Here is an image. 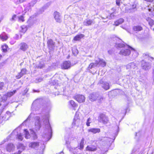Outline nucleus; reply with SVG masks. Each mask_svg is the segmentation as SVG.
<instances>
[{
  "label": "nucleus",
  "mask_w": 154,
  "mask_h": 154,
  "mask_svg": "<svg viewBox=\"0 0 154 154\" xmlns=\"http://www.w3.org/2000/svg\"><path fill=\"white\" fill-rule=\"evenodd\" d=\"M124 42L122 40L117 37L116 36V48H123L119 52V54L124 56H127L129 55L131 51L129 49L130 47H128L129 46L126 45H125L123 43Z\"/></svg>",
  "instance_id": "1"
},
{
  "label": "nucleus",
  "mask_w": 154,
  "mask_h": 154,
  "mask_svg": "<svg viewBox=\"0 0 154 154\" xmlns=\"http://www.w3.org/2000/svg\"><path fill=\"white\" fill-rule=\"evenodd\" d=\"M45 117V119L44 120L43 122L45 125V129L44 132V135H43L42 136L45 138H46L48 140H49L51 137L52 129L49 123L48 116H46Z\"/></svg>",
  "instance_id": "2"
},
{
  "label": "nucleus",
  "mask_w": 154,
  "mask_h": 154,
  "mask_svg": "<svg viewBox=\"0 0 154 154\" xmlns=\"http://www.w3.org/2000/svg\"><path fill=\"white\" fill-rule=\"evenodd\" d=\"M3 109L4 108H3L0 110V123H2L3 120L6 121L8 120L11 116V113L8 111H7L5 116H2L1 115V113L2 112Z\"/></svg>",
  "instance_id": "3"
},
{
  "label": "nucleus",
  "mask_w": 154,
  "mask_h": 154,
  "mask_svg": "<svg viewBox=\"0 0 154 154\" xmlns=\"http://www.w3.org/2000/svg\"><path fill=\"white\" fill-rule=\"evenodd\" d=\"M98 121L104 124H106L108 122L109 120L105 115L101 114L98 118Z\"/></svg>",
  "instance_id": "4"
},
{
  "label": "nucleus",
  "mask_w": 154,
  "mask_h": 154,
  "mask_svg": "<svg viewBox=\"0 0 154 154\" xmlns=\"http://www.w3.org/2000/svg\"><path fill=\"white\" fill-rule=\"evenodd\" d=\"M97 85L106 90L108 89L109 88V84L106 82H104L102 79L99 80Z\"/></svg>",
  "instance_id": "5"
},
{
  "label": "nucleus",
  "mask_w": 154,
  "mask_h": 154,
  "mask_svg": "<svg viewBox=\"0 0 154 154\" xmlns=\"http://www.w3.org/2000/svg\"><path fill=\"white\" fill-rule=\"evenodd\" d=\"M141 65L142 68L146 70H148L151 67L150 63L144 60H142L141 61Z\"/></svg>",
  "instance_id": "6"
},
{
  "label": "nucleus",
  "mask_w": 154,
  "mask_h": 154,
  "mask_svg": "<svg viewBox=\"0 0 154 154\" xmlns=\"http://www.w3.org/2000/svg\"><path fill=\"white\" fill-rule=\"evenodd\" d=\"M138 63L137 62L135 61L129 63L126 66V68L127 69H134L137 67Z\"/></svg>",
  "instance_id": "7"
},
{
  "label": "nucleus",
  "mask_w": 154,
  "mask_h": 154,
  "mask_svg": "<svg viewBox=\"0 0 154 154\" xmlns=\"http://www.w3.org/2000/svg\"><path fill=\"white\" fill-rule=\"evenodd\" d=\"M36 120L35 123V126L33 128L36 130H39L41 128V124L40 122V118L38 116L35 117Z\"/></svg>",
  "instance_id": "8"
},
{
  "label": "nucleus",
  "mask_w": 154,
  "mask_h": 154,
  "mask_svg": "<svg viewBox=\"0 0 154 154\" xmlns=\"http://www.w3.org/2000/svg\"><path fill=\"white\" fill-rule=\"evenodd\" d=\"M60 66L62 69H68L70 68L71 66L70 62L69 61H64L61 64Z\"/></svg>",
  "instance_id": "9"
},
{
  "label": "nucleus",
  "mask_w": 154,
  "mask_h": 154,
  "mask_svg": "<svg viewBox=\"0 0 154 154\" xmlns=\"http://www.w3.org/2000/svg\"><path fill=\"white\" fill-rule=\"evenodd\" d=\"M85 97L82 95H77L75 97V99L79 103L85 102Z\"/></svg>",
  "instance_id": "10"
},
{
  "label": "nucleus",
  "mask_w": 154,
  "mask_h": 154,
  "mask_svg": "<svg viewBox=\"0 0 154 154\" xmlns=\"http://www.w3.org/2000/svg\"><path fill=\"white\" fill-rule=\"evenodd\" d=\"M136 10V5L135 4L133 5L130 8L126 7L125 8V12L128 13H133Z\"/></svg>",
  "instance_id": "11"
},
{
  "label": "nucleus",
  "mask_w": 154,
  "mask_h": 154,
  "mask_svg": "<svg viewBox=\"0 0 154 154\" xmlns=\"http://www.w3.org/2000/svg\"><path fill=\"white\" fill-rule=\"evenodd\" d=\"M99 94L97 93H93L90 94L89 98L91 101H95L99 97Z\"/></svg>",
  "instance_id": "12"
},
{
  "label": "nucleus",
  "mask_w": 154,
  "mask_h": 154,
  "mask_svg": "<svg viewBox=\"0 0 154 154\" xmlns=\"http://www.w3.org/2000/svg\"><path fill=\"white\" fill-rule=\"evenodd\" d=\"M53 15L54 18L56 22L59 23L61 22V16L59 13L57 11H55L54 12Z\"/></svg>",
  "instance_id": "13"
},
{
  "label": "nucleus",
  "mask_w": 154,
  "mask_h": 154,
  "mask_svg": "<svg viewBox=\"0 0 154 154\" xmlns=\"http://www.w3.org/2000/svg\"><path fill=\"white\" fill-rule=\"evenodd\" d=\"M55 42H54L51 39H49L47 42L48 46L49 49L53 50L55 48Z\"/></svg>",
  "instance_id": "14"
},
{
  "label": "nucleus",
  "mask_w": 154,
  "mask_h": 154,
  "mask_svg": "<svg viewBox=\"0 0 154 154\" xmlns=\"http://www.w3.org/2000/svg\"><path fill=\"white\" fill-rule=\"evenodd\" d=\"M129 110L128 109V108L127 107L125 109H123V110H122V109H120L118 111L119 113L120 114L121 116L122 117L121 119L119 121V122H120L121 121L123 118L124 117L125 115L126 112H128Z\"/></svg>",
  "instance_id": "15"
},
{
  "label": "nucleus",
  "mask_w": 154,
  "mask_h": 154,
  "mask_svg": "<svg viewBox=\"0 0 154 154\" xmlns=\"http://www.w3.org/2000/svg\"><path fill=\"white\" fill-rule=\"evenodd\" d=\"M26 72L27 70L26 69L23 68L21 70V72L19 73L18 75L16 76V78L17 79H20L23 75L26 74Z\"/></svg>",
  "instance_id": "16"
},
{
  "label": "nucleus",
  "mask_w": 154,
  "mask_h": 154,
  "mask_svg": "<svg viewBox=\"0 0 154 154\" xmlns=\"http://www.w3.org/2000/svg\"><path fill=\"white\" fill-rule=\"evenodd\" d=\"M19 46L20 49L23 51H25L28 48V45L25 42L21 43Z\"/></svg>",
  "instance_id": "17"
},
{
  "label": "nucleus",
  "mask_w": 154,
  "mask_h": 154,
  "mask_svg": "<svg viewBox=\"0 0 154 154\" xmlns=\"http://www.w3.org/2000/svg\"><path fill=\"white\" fill-rule=\"evenodd\" d=\"M6 149L7 151L10 152L14 150V146L13 144L9 143L6 146Z\"/></svg>",
  "instance_id": "18"
},
{
  "label": "nucleus",
  "mask_w": 154,
  "mask_h": 154,
  "mask_svg": "<svg viewBox=\"0 0 154 154\" xmlns=\"http://www.w3.org/2000/svg\"><path fill=\"white\" fill-rule=\"evenodd\" d=\"M94 23V21L93 20H88L86 21H84L83 22V25L86 26H91Z\"/></svg>",
  "instance_id": "19"
},
{
  "label": "nucleus",
  "mask_w": 154,
  "mask_h": 154,
  "mask_svg": "<svg viewBox=\"0 0 154 154\" xmlns=\"http://www.w3.org/2000/svg\"><path fill=\"white\" fill-rule=\"evenodd\" d=\"M39 145V143L38 142H32L29 143V146L33 149L37 148Z\"/></svg>",
  "instance_id": "20"
},
{
  "label": "nucleus",
  "mask_w": 154,
  "mask_h": 154,
  "mask_svg": "<svg viewBox=\"0 0 154 154\" xmlns=\"http://www.w3.org/2000/svg\"><path fill=\"white\" fill-rule=\"evenodd\" d=\"M128 47H130V49L132 51L131 53L132 54V58L133 59L135 58L138 55V52L134 49L132 48L131 46H128Z\"/></svg>",
  "instance_id": "21"
},
{
  "label": "nucleus",
  "mask_w": 154,
  "mask_h": 154,
  "mask_svg": "<svg viewBox=\"0 0 154 154\" xmlns=\"http://www.w3.org/2000/svg\"><path fill=\"white\" fill-rule=\"evenodd\" d=\"M17 148L19 149L18 153H20L23 151L25 149V146L23 145L21 143H19L17 145Z\"/></svg>",
  "instance_id": "22"
},
{
  "label": "nucleus",
  "mask_w": 154,
  "mask_h": 154,
  "mask_svg": "<svg viewBox=\"0 0 154 154\" xmlns=\"http://www.w3.org/2000/svg\"><path fill=\"white\" fill-rule=\"evenodd\" d=\"M81 123V121L79 119H78L75 116L73 119L72 124L73 125H75L77 126H79Z\"/></svg>",
  "instance_id": "23"
},
{
  "label": "nucleus",
  "mask_w": 154,
  "mask_h": 154,
  "mask_svg": "<svg viewBox=\"0 0 154 154\" xmlns=\"http://www.w3.org/2000/svg\"><path fill=\"white\" fill-rule=\"evenodd\" d=\"M97 65L98 66H101L102 67L105 66L106 64V63L103 59H99V61H97Z\"/></svg>",
  "instance_id": "24"
},
{
  "label": "nucleus",
  "mask_w": 154,
  "mask_h": 154,
  "mask_svg": "<svg viewBox=\"0 0 154 154\" xmlns=\"http://www.w3.org/2000/svg\"><path fill=\"white\" fill-rule=\"evenodd\" d=\"M100 131V129L99 128H92L88 130V132H91L94 134L99 133Z\"/></svg>",
  "instance_id": "25"
},
{
  "label": "nucleus",
  "mask_w": 154,
  "mask_h": 154,
  "mask_svg": "<svg viewBox=\"0 0 154 154\" xmlns=\"http://www.w3.org/2000/svg\"><path fill=\"white\" fill-rule=\"evenodd\" d=\"M86 149L89 151H94L97 150V148L93 145L88 146L86 148Z\"/></svg>",
  "instance_id": "26"
},
{
  "label": "nucleus",
  "mask_w": 154,
  "mask_h": 154,
  "mask_svg": "<svg viewBox=\"0 0 154 154\" xmlns=\"http://www.w3.org/2000/svg\"><path fill=\"white\" fill-rule=\"evenodd\" d=\"M0 38L2 41H4L8 39V37L5 33L3 32L0 35Z\"/></svg>",
  "instance_id": "27"
},
{
  "label": "nucleus",
  "mask_w": 154,
  "mask_h": 154,
  "mask_svg": "<svg viewBox=\"0 0 154 154\" xmlns=\"http://www.w3.org/2000/svg\"><path fill=\"white\" fill-rule=\"evenodd\" d=\"M133 30L135 31L139 32L143 30V28L140 26H134L133 28Z\"/></svg>",
  "instance_id": "28"
},
{
  "label": "nucleus",
  "mask_w": 154,
  "mask_h": 154,
  "mask_svg": "<svg viewBox=\"0 0 154 154\" xmlns=\"http://www.w3.org/2000/svg\"><path fill=\"white\" fill-rule=\"evenodd\" d=\"M7 96L5 94L4 95L3 97H2L1 99L2 100L1 101V103L0 104V105H5V106L7 105V103L6 104H2V103H4L5 102H6L7 99Z\"/></svg>",
  "instance_id": "29"
},
{
  "label": "nucleus",
  "mask_w": 154,
  "mask_h": 154,
  "mask_svg": "<svg viewBox=\"0 0 154 154\" xmlns=\"http://www.w3.org/2000/svg\"><path fill=\"white\" fill-rule=\"evenodd\" d=\"M84 36V35L83 34H81L76 35L74 38L73 39L75 41H79Z\"/></svg>",
  "instance_id": "30"
},
{
  "label": "nucleus",
  "mask_w": 154,
  "mask_h": 154,
  "mask_svg": "<svg viewBox=\"0 0 154 154\" xmlns=\"http://www.w3.org/2000/svg\"><path fill=\"white\" fill-rule=\"evenodd\" d=\"M146 20L148 22L149 24L151 27H152L154 25V20L150 17H147Z\"/></svg>",
  "instance_id": "31"
},
{
  "label": "nucleus",
  "mask_w": 154,
  "mask_h": 154,
  "mask_svg": "<svg viewBox=\"0 0 154 154\" xmlns=\"http://www.w3.org/2000/svg\"><path fill=\"white\" fill-rule=\"evenodd\" d=\"M97 61L95 60L94 63H91L89 65L88 69H91L96 66H98L97 65Z\"/></svg>",
  "instance_id": "32"
},
{
  "label": "nucleus",
  "mask_w": 154,
  "mask_h": 154,
  "mask_svg": "<svg viewBox=\"0 0 154 154\" xmlns=\"http://www.w3.org/2000/svg\"><path fill=\"white\" fill-rule=\"evenodd\" d=\"M30 132L31 134V137L32 138L33 140H35L37 139V136L33 130H31Z\"/></svg>",
  "instance_id": "33"
},
{
  "label": "nucleus",
  "mask_w": 154,
  "mask_h": 154,
  "mask_svg": "<svg viewBox=\"0 0 154 154\" xmlns=\"http://www.w3.org/2000/svg\"><path fill=\"white\" fill-rule=\"evenodd\" d=\"M40 0H33L31 2L29 3V8H30V7H33L38 2H39Z\"/></svg>",
  "instance_id": "34"
},
{
  "label": "nucleus",
  "mask_w": 154,
  "mask_h": 154,
  "mask_svg": "<svg viewBox=\"0 0 154 154\" xmlns=\"http://www.w3.org/2000/svg\"><path fill=\"white\" fill-rule=\"evenodd\" d=\"M16 92V90H15L13 91L8 92L5 94L8 97H10L13 95Z\"/></svg>",
  "instance_id": "35"
},
{
  "label": "nucleus",
  "mask_w": 154,
  "mask_h": 154,
  "mask_svg": "<svg viewBox=\"0 0 154 154\" xmlns=\"http://www.w3.org/2000/svg\"><path fill=\"white\" fill-rule=\"evenodd\" d=\"M24 131V133H25V138L27 139L29 138L30 137H31V134L30 135L29 134L28 131L27 129H25Z\"/></svg>",
  "instance_id": "36"
},
{
  "label": "nucleus",
  "mask_w": 154,
  "mask_h": 154,
  "mask_svg": "<svg viewBox=\"0 0 154 154\" xmlns=\"http://www.w3.org/2000/svg\"><path fill=\"white\" fill-rule=\"evenodd\" d=\"M124 21V20L122 18H120L117 21H116V26L121 24Z\"/></svg>",
  "instance_id": "37"
},
{
  "label": "nucleus",
  "mask_w": 154,
  "mask_h": 154,
  "mask_svg": "<svg viewBox=\"0 0 154 154\" xmlns=\"http://www.w3.org/2000/svg\"><path fill=\"white\" fill-rule=\"evenodd\" d=\"M69 104L73 107L75 108L77 106V104L75 103V102L72 100L69 101Z\"/></svg>",
  "instance_id": "38"
},
{
  "label": "nucleus",
  "mask_w": 154,
  "mask_h": 154,
  "mask_svg": "<svg viewBox=\"0 0 154 154\" xmlns=\"http://www.w3.org/2000/svg\"><path fill=\"white\" fill-rule=\"evenodd\" d=\"M72 52L73 54L75 55H76L79 52L77 49L75 48H73L72 50Z\"/></svg>",
  "instance_id": "39"
},
{
  "label": "nucleus",
  "mask_w": 154,
  "mask_h": 154,
  "mask_svg": "<svg viewBox=\"0 0 154 154\" xmlns=\"http://www.w3.org/2000/svg\"><path fill=\"white\" fill-rule=\"evenodd\" d=\"M21 29L20 32L23 33H24L27 30V28L25 26H23L21 27Z\"/></svg>",
  "instance_id": "40"
},
{
  "label": "nucleus",
  "mask_w": 154,
  "mask_h": 154,
  "mask_svg": "<svg viewBox=\"0 0 154 154\" xmlns=\"http://www.w3.org/2000/svg\"><path fill=\"white\" fill-rule=\"evenodd\" d=\"M8 46L6 45H4L2 47V49L3 52H5L7 51V49Z\"/></svg>",
  "instance_id": "41"
},
{
  "label": "nucleus",
  "mask_w": 154,
  "mask_h": 154,
  "mask_svg": "<svg viewBox=\"0 0 154 154\" xmlns=\"http://www.w3.org/2000/svg\"><path fill=\"white\" fill-rule=\"evenodd\" d=\"M44 65L43 63H40L36 65V67L38 68H42L44 67Z\"/></svg>",
  "instance_id": "42"
},
{
  "label": "nucleus",
  "mask_w": 154,
  "mask_h": 154,
  "mask_svg": "<svg viewBox=\"0 0 154 154\" xmlns=\"http://www.w3.org/2000/svg\"><path fill=\"white\" fill-rule=\"evenodd\" d=\"M115 12H113L110 15V16L109 17V19H114L115 18Z\"/></svg>",
  "instance_id": "43"
},
{
  "label": "nucleus",
  "mask_w": 154,
  "mask_h": 154,
  "mask_svg": "<svg viewBox=\"0 0 154 154\" xmlns=\"http://www.w3.org/2000/svg\"><path fill=\"white\" fill-rule=\"evenodd\" d=\"M35 114L33 113H31L27 119L25 121L26 122V121H27L29 119H30L31 117H34Z\"/></svg>",
  "instance_id": "44"
},
{
  "label": "nucleus",
  "mask_w": 154,
  "mask_h": 154,
  "mask_svg": "<svg viewBox=\"0 0 154 154\" xmlns=\"http://www.w3.org/2000/svg\"><path fill=\"white\" fill-rule=\"evenodd\" d=\"M106 138L107 139V140L109 141V142L110 143H111L112 142L114 141L115 137H114V138L113 139L111 138Z\"/></svg>",
  "instance_id": "45"
},
{
  "label": "nucleus",
  "mask_w": 154,
  "mask_h": 154,
  "mask_svg": "<svg viewBox=\"0 0 154 154\" xmlns=\"http://www.w3.org/2000/svg\"><path fill=\"white\" fill-rule=\"evenodd\" d=\"M103 100V98L101 96H100L99 95V97H98L97 100H98V102L99 103H100Z\"/></svg>",
  "instance_id": "46"
},
{
  "label": "nucleus",
  "mask_w": 154,
  "mask_h": 154,
  "mask_svg": "<svg viewBox=\"0 0 154 154\" xmlns=\"http://www.w3.org/2000/svg\"><path fill=\"white\" fill-rule=\"evenodd\" d=\"M4 83L3 82H0V90H2L4 87Z\"/></svg>",
  "instance_id": "47"
},
{
  "label": "nucleus",
  "mask_w": 154,
  "mask_h": 154,
  "mask_svg": "<svg viewBox=\"0 0 154 154\" xmlns=\"http://www.w3.org/2000/svg\"><path fill=\"white\" fill-rule=\"evenodd\" d=\"M17 136L18 139L20 140H23V137L21 134H18Z\"/></svg>",
  "instance_id": "48"
},
{
  "label": "nucleus",
  "mask_w": 154,
  "mask_h": 154,
  "mask_svg": "<svg viewBox=\"0 0 154 154\" xmlns=\"http://www.w3.org/2000/svg\"><path fill=\"white\" fill-rule=\"evenodd\" d=\"M19 20L22 22H23L24 21V17L23 16H21L19 17Z\"/></svg>",
  "instance_id": "49"
},
{
  "label": "nucleus",
  "mask_w": 154,
  "mask_h": 154,
  "mask_svg": "<svg viewBox=\"0 0 154 154\" xmlns=\"http://www.w3.org/2000/svg\"><path fill=\"white\" fill-rule=\"evenodd\" d=\"M91 121V119L90 118H88V120L87 122H86V125L88 126H90V123L91 122L90 121Z\"/></svg>",
  "instance_id": "50"
},
{
  "label": "nucleus",
  "mask_w": 154,
  "mask_h": 154,
  "mask_svg": "<svg viewBox=\"0 0 154 154\" xmlns=\"http://www.w3.org/2000/svg\"><path fill=\"white\" fill-rule=\"evenodd\" d=\"M16 15H13L12 16V18L11 19V20H11V21H14L15 20V19L16 18Z\"/></svg>",
  "instance_id": "51"
},
{
  "label": "nucleus",
  "mask_w": 154,
  "mask_h": 154,
  "mask_svg": "<svg viewBox=\"0 0 154 154\" xmlns=\"http://www.w3.org/2000/svg\"><path fill=\"white\" fill-rule=\"evenodd\" d=\"M44 11L43 8H42L40 10V11L39 12V14H42Z\"/></svg>",
  "instance_id": "52"
},
{
  "label": "nucleus",
  "mask_w": 154,
  "mask_h": 154,
  "mask_svg": "<svg viewBox=\"0 0 154 154\" xmlns=\"http://www.w3.org/2000/svg\"><path fill=\"white\" fill-rule=\"evenodd\" d=\"M66 143L67 145V146L68 147H69V141H67V140H66Z\"/></svg>",
  "instance_id": "53"
},
{
  "label": "nucleus",
  "mask_w": 154,
  "mask_h": 154,
  "mask_svg": "<svg viewBox=\"0 0 154 154\" xmlns=\"http://www.w3.org/2000/svg\"><path fill=\"white\" fill-rule=\"evenodd\" d=\"M84 138H82L81 140V141L80 144L84 145Z\"/></svg>",
  "instance_id": "54"
},
{
  "label": "nucleus",
  "mask_w": 154,
  "mask_h": 154,
  "mask_svg": "<svg viewBox=\"0 0 154 154\" xmlns=\"http://www.w3.org/2000/svg\"><path fill=\"white\" fill-rule=\"evenodd\" d=\"M84 147V145L80 144V147L79 149H82Z\"/></svg>",
  "instance_id": "55"
},
{
  "label": "nucleus",
  "mask_w": 154,
  "mask_h": 154,
  "mask_svg": "<svg viewBox=\"0 0 154 154\" xmlns=\"http://www.w3.org/2000/svg\"><path fill=\"white\" fill-rule=\"evenodd\" d=\"M33 92H39V90H33Z\"/></svg>",
  "instance_id": "56"
},
{
  "label": "nucleus",
  "mask_w": 154,
  "mask_h": 154,
  "mask_svg": "<svg viewBox=\"0 0 154 154\" xmlns=\"http://www.w3.org/2000/svg\"><path fill=\"white\" fill-rule=\"evenodd\" d=\"M26 0H19V2L20 3H22L25 1Z\"/></svg>",
  "instance_id": "57"
},
{
  "label": "nucleus",
  "mask_w": 154,
  "mask_h": 154,
  "mask_svg": "<svg viewBox=\"0 0 154 154\" xmlns=\"http://www.w3.org/2000/svg\"><path fill=\"white\" fill-rule=\"evenodd\" d=\"M28 91V89H26L24 91V92L25 93V94Z\"/></svg>",
  "instance_id": "58"
},
{
  "label": "nucleus",
  "mask_w": 154,
  "mask_h": 154,
  "mask_svg": "<svg viewBox=\"0 0 154 154\" xmlns=\"http://www.w3.org/2000/svg\"><path fill=\"white\" fill-rule=\"evenodd\" d=\"M147 2H152L153 0H146Z\"/></svg>",
  "instance_id": "59"
},
{
  "label": "nucleus",
  "mask_w": 154,
  "mask_h": 154,
  "mask_svg": "<svg viewBox=\"0 0 154 154\" xmlns=\"http://www.w3.org/2000/svg\"><path fill=\"white\" fill-rule=\"evenodd\" d=\"M118 129H119V127H118ZM119 131V130H118V131H116V136H117V134H118V133Z\"/></svg>",
  "instance_id": "60"
},
{
  "label": "nucleus",
  "mask_w": 154,
  "mask_h": 154,
  "mask_svg": "<svg viewBox=\"0 0 154 154\" xmlns=\"http://www.w3.org/2000/svg\"><path fill=\"white\" fill-rule=\"evenodd\" d=\"M152 74H153V79H154V71H153Z\"/></svg>",
  "instance_id": "61"
},
{
  "label": "nucleus",
  "mask_w": 154,
  "mask_h": 154,
  "mask_svg": "<svg viewBox=\"0 0 154 154\" xmlns=\"http://www.w3.org/2000/svg\"><path fill=\"white\" fill-rule=\"evenodd\" d=\"M29 10V9H27V8H26V9H25V11H28Z\"/></svg>",
  "instance_id": "62"
},
{
  "label": "nucleus",
  "mask_w": 154,
  "mask_h": 154,
  "mask_svg": "<svg viewBox=\"0 0 154 154\" xmlns=\"http://www.w3.org/2000/svg\"><path fill=\"white\" fill-rule=\"evenodd\" d=\"M5 142H6V141H5V140H3V142H2V143H5Z\"/></svg>",
  "instance_id": "63"
},
{
  "label": "nucleus",
  "mask_w": 154,
  "mask_h": 154,
  "mask_svg": "<svg viewBox=\"0 0 154 154\" xmlns=\"http://www.w3.org/2000/svg\"><path fill=\"white\" fill-rule=\"evenodd\" d=\"M101 18H102V19H105V18H104L103 17H101Z\"/></svg>",
  "instance_id": "64"
}]
</instances>
